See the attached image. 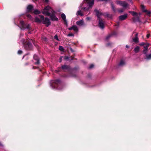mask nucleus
<instances>
[{"instance_id": "obj_1", "label": "nucleus", "mask_w": 151, "mask_h": 151, "mask_svg": "<svg viewBox=\"0 0 151 151\" xmlns=\"http://www.w3.org/2000/svg\"><path fill=\"white\" fill-rule=\"evenodd\" d=\"M42 13L46 15L50 16L51 19L52 20L58 21V19L55 15V12L49 6H46L42 11Z\"/></svg>"}, {"instance_id": "obj_2", "label": "nucleus", "mask_w": 151, "mask_h": 151, "mask_svg": "<svg viewBox=\"0 0 151 151\" xmlns=\"http://www.w3.org/2000/svg\"><path fill=\"white\" fill-rule=\"evenodd\" d=\"M95 12L96 13L98 17L99 18V26L101 28L104 27V22L103 20L100 18V16L102 15V14L97 9H95Z\"/></svg>"}, {"instance_id": "obj_3", "label": "nucleus", "mask_w": 151, "mask_h": 151, "mask_svg": "<svg viewBox=\"0 0 151 151\" xmlns=\"http://www.w3.org/2000/svg\"><path fill=\"white\" fill-rule=\"evenodd\" d=\"M22 43L24 44V48L27 50H31L32 47V45L31 43L24 39L22 40Z\"/></svg>"}, {"instance_id": "obj_4", "label": "nucleus", "mask_w": 151, "mask_h": 151, "mask_svg": "<svg viewBox=\"0 0 151 151\" xmlns=\"http://www.w3.org/2000/svg\"><path fill=\"white\" fill-rule=\"evenodd\" d=\"M60 81L59 80H52L50 82V85L52 88H57V86H59V84L60 83Z\"/></svg>"}, {"instance_id": "obj_5", "label": "nucleus", "mask_w": 151, "mask_h": 151, "mask_svg": "<svg viewBox=\"0 0 151 151\" xmlns=\"http://www.w3.org/2000/svg\"><path fill=\"white\" fill-rule=\"evenodd\" d=\"M39 17L42 20V23L44 24H46L47 27H48L50 24L49 19L47 18H45L44 19V17L42 15H40Z\"/></svg>"}, {"instance_id": "obj_6", "label": "nucleus", "mask_w": 151, "mask_h": 151, "mask_svg": "<svg viewBox=\"0 0 151 151\" xmlns=\"http://www.w3.org/2000/svg\"><path fill=\"white\" fill-rule=\"evenodd\" d=\"M20 28L22 30H24L25 29H30L29 25L27 24H25L23 21L20 22Z\"/></svg>"}, {"instance_id": "obj_7", "label": "nucleus", "mask_w": 151, "mask_h": 151, "mask_svg": "<svg viewBox=\"0 0 151 151\" xmlns=\"http://www.w3.org/2000/svg\"><path fill=\"white\" fill-rule=\"evenodd\" d=\"M94 3V0H86V10H88L91 8Z\"/></svg>"}, {"instance_id": "obj_8", "label": "nucleus", "mask_w": 151, "mask_h": 151, "mask_svg": "<svg viewBox=\"0 0 151 151\" xmlns=\"http://www.w3.org/2000/svg\"><path fill=\"white\" fill-rule=\"evenodd\" d=\"M116 3V4L121 5L124 7H126L128 5L127 3L125 1H117Z\"/></svg>"}, {"instance_id": "obj_9", "label": "nucleus", "mask_w": 151, "mask_h": 151, "mask_svg": "<svg viewBox=\"0 0 151 151\" xmlns=\"http://www.w3.org/2000/svg\"><path fill=\"white\" fill-rule=\"evenodd\" d=\"M141 7L142 11L143 12H146V14L148 15H149L151 14V11H148L147 10L145 9V7L144 5H142Z\"/></svg>"}, {"instance_id": "obj_10", "label": "nucleus", "mask_w": 151, "mask_h": 151, "mask_svg": "<svg viewBox=\"0 0 151 151\" xmlns=\"http://www.w3.org/2000/svg\"><path fill=\"white\" fill-rule=\"evenodd\" d=\"M129 12L130 13H131L132 14V15L134 16V17L133 18V19H134V20L135 21L136 20H135L136 19V18H138V20H139V17H138V14L136 12H131V11H129Z\"/></svg>"}, {"instance_id": "obj_11", "label": "nucleus", "mask_w": 151, "mask_h": 151, "mask_svg": "<svg viewBox=\"0 0 151 151\" xmlns=\"http://www.w3.org/2000/svg\"><path fill=\"white\" fill-rule=\"evenodd\" d=\"M69 30H73L75 32H77L78 31V29L77 26L73 25L72 27L68 28Z\"/></svg>"}, {"instance_id": "obj_12", "label": "nucleus", "mask_w": 151, "mask_h": 151, "mask_svg": "<svg viewBox=\"0 0 151 151\" xmlns=\"http://www.w3.org/2000/svg\"><path fill=\"white\" fill-rule=\"evenodd\" d=\"M61 16L62 19L64 21V24L67 25V22L66 20L65 15L63 13L61 14Z\"/></svg>"}, {"instance_id": "obj_13", "label": "nucleus", "mask_w": 151, "mask_h": 151, "mask_svg": "<svg viewBox=\"0 0 151 151\" xmlns=\"http://www.w3.org/2000/svg\"><path fill=\"white\" fill-rule=\"evenodd\" d=\"M127 17V14H125L124 15L120 16L119 17V19L120 20H124L126 19Z\"/></svg>"}, {"instance_id": "obj_14", "label": "nucleus", "mask_w": 151, "mask_h": 151, "mask_svg": "<svg viewBox=\"0 0 151 151\" xmlns=\"http://www.w3.org/2000/svg\"><path fill=\"white\" fill-rule=\"evenodd\" d=\"M34 59L37 60V62L35 63V64H38L40 63L39 61L37 55H35L34 56Z\"/></svg>"}, {"instance_id": "obj_15", "label": "nucleus", "mask_w": 151, "mask_h": 151, "mask_svg": "<svg viewBox=\"0 0 151 151\" xmlns=\"http://www.w3.org/2000/svg\"><path fill=\"white\" fill-rule=\"evenodd\" d=\"M133 41L135 43H137L139 42L138 38V34L135 35V37L133 39Z\"/></svg>"}, {"instance_id": "obj_16", "label": "nucleus", "mask_w": 151, "mask_h": 151, "mask_svg": "<svg viewBox=\"0 0 151 151\" xmlns=\"http://www.w3.org/2000/svg\"><path fill=\"white\" fill-rule=\"evenodd\" d=\"M76 24L77 25L79 26H81L83 24L84 21L82 20H81L77 22Z\"/></svg>"}, {"instance_id": "obj_17", "label": "nucleus", "mask_w": 151, "mask_h": 151, "mask_svg": "<svg viewBox=\"0 0 151 151\" xmlns=\"http://www.w3.org/2000/svg\"><path fill=\"white\" fill-rule=\"evenodd\" d=\"M33 8V6L32 5H29L27 7V11L28 12H31Z\"/></svg>"}, {"instance_id": "obj_18", "label": "nucleus", "mask_w": 151, "mask_h": 151, "mask_svg": "<svg viewBox=\"0 0 151 151\" xmlns=\"http://www.w3.org/2000/svg\"><path fill=\"white\" fill-rule=\"evenodd\" d=\"M39 16H39V17H36L35 18V20L36 22H40L42 21L41 19H40V18L39 17Z\"/></svg>"}, {"instance_id": "obj_19", "label": "nucleus", "mask_w": 151, "mask_h": 151, "mask_svg": "<svg viewBox=\"0 0 151 151\" xmlns=\"http://www.w3.org/2000/svg\"><path fill=\"white\" fill-rule=\"evenodd\" d=\"M140 48L139 46H137L134 48V51L136 52H138Z\"/></svg>"}, {"instance_id": "obj_20", "label": "nucleus", "mask_w": 151, "mask_h": 151, "mask_svg": "<svg viewBox=\"0 0 151 151\" xmlns=\"http://www.w3.org/2000/svg\"><path fill=\"white\" fill-rule=\"evenodd\" d=\"M62 68L63 70L68 69L69 68V67L68 66L64 65L62 66Z\"/></svg>"}, {"instance_id": "obj_21", "label": "nucleus", "mask_w": 151, "mask_h": 151, "mask_svg": "<svg viewBox=\"0 0 151 151\" xmlns=\"http://www.w3.org/2000/svg\"><path fill=\"white\" fill-rule=\"evenodd\" d=\"M125 64V62L124 61L122 60L120 61V63L119 64V65L120 66H123Z\"/></svg>"}, {"instance_id": "obj_22", "label": "nucleus", "mask_w": 151, "mask_h": 151, "mask_svg": "<svg viewBox=\"0 0 151 151\" xmlns=\"http://www.w3.org/2000/svg\"><path fill=\"white\" fill-rule=\"evenodd\" d=\"M146 58L147 60L151 59V54L149 55H146Z\"/></svg>"}, {"instance_id": "obj_23", "label": "nucleus", "mask_w": 151, "mask_h": 151, "mask_svg": "<svg viewBox=\"0 0 151 151\" xmlns=\"http://www.w3.org/2000/svg\"><path fill=\"white\" fill-rule=\"evenodd\" d=\"M76 14L77 15H80L81 16L83 15L81 11H78L77 12Z\"/></svg>"}, {"instance_id": "obj_24", "label": "nucleus", "mask_w": 151, "mask_h": 151, "mask_svg": "<svg viewBox=\"0 0 151 151\" xmlns=\"http://www.w3.org/2000/svg\"><path fill=\"white\" fill-rule=\"evenodd\" d=\"M149 47V45L148 44H146L144 46V49H148V48Z\"/></svg>"}, {"instance_id": "obj_25", "label": "nucleus", "mask_w": 151, "mask_h": 151, "mask_svg": "<svg viewBox=\"0 0 151 151\" xmlns=\"http://www.w3.org/2000/svg\"><path fill=\"white\" fill-rule=\"evenodd\" d=\"M70 58H69L68 56H65L64 58V59H65V60H73V59H70Z\"/></svg>"}, {"instance_id": "obj_26", "label": "nucleus", "mask_w": 151, "mask_h": 151, "mask_svg": "<svg viewBox=\"0 0 151 151\" xmlns=\"http://www.w3.org/2000/svg\"><path fill=\"white\" fill-rule=\"evenodd\" d=\"M148 52V49H144L143 50V52L144 54H145L147 55V53Z\"/></svg>"}, {"instance_id": "obj_27", "label": "nucleus", "mask_w": 151, "mask_h": 151, "mask_svg": "<svg viewBox=\"0 0 151 151\" xmlns=\"http://www.w3.org/2000/svg\"><path fill=\"white\" fill-rule=\"evenodd\" d=\"M34 13L36 14H39L40 13V12L37 10H35L34 11Z\"/></svg>"}, {"instance_id": "obj_28", "label": "nucleus", "mask_w": 151, "mask_h": 151, "mask_svg": "<svg viewBox=\"0 0 151 151\" xmlns=\"http://www.w3.org/2000/svg\"><path fill=\"white\" fill-rule=\"evenodd\" d=\"M94 67V65L93 64H91L90 65L88 68L90 69H91L93 68Z\"/></svg>"}, {"instance_id": "obj_29", "label": "nucleus", "mask_w": 151, "mask_h": 151, "mask_svg": "<svg viewBox=\"0 0 151 151\" xmlns=\"http://www.w3.org/2000/svg\"><path fill=\"white\" fill-rule=\"evenodd\" d=\"M54 38L56 40H57V41H59V40L58 38V36L57 35H55V36H54Z\"/></svg>"}, {"instance_id": "obj_30", "label": "nucleus", "mask_w": 151, "mask_h": 151, "mask_svg": "<svg viewBox=\"0 0 151 151\" xmlns=\"http://www.w3.org/2000/svg\"><path fill=\"white\" fill-rule=\"evenodd\" d=\"M59 49L61 51H62L63 50V47L61 46H60L59 47Z\"/></svg>"}, {"instance_id": "obj_31", "label": "nucleus", "mask_w": 151, "mask_h": 151, "mask_svg": "<svg viewBox=\"0 0 151 151\" xmlns=\"http://www.w3.org/2000/svg\"><path fill=\"white\" fill-rule=\"evenodd\" d=\"M22 51L21 50H19L18 52V53L19 54H21L22 53Z\"/></svg>"}, {"instance_id": "obj_32", "label": "nucleus", "mask_w": 151, "mask_h": 151, "mask_svg": "<svg viewBox=\"0 0 151 151\" xmlns=\"http://www.w3.org/2000/svg\"><path fill=\"white\" fill-rule=\"evenodd\" d=\"M146 44L144 43V42H142L140 44H139V45L141 46H144Z\"/></svg>"}, {"instance_id": "obj_33", "label": "nucleus", "mask_w": 151, "mask_h": 151, "mask_svg": "<svg viewBox=\"0 0 151 151\" xmlns=\"http://www.w3.org/2000/svg\"><path fill=\"white\" fill-rule=\"evenodd\" d=\"M68 36H73L74 35L72 33H70L68 35Z\"/></svg>"}, {"instance_id": "obj_34", "label": "nucleus", "mask_w": 151, "mask_h": 151, "mask_svg": "<svg viewBox=\"0 0 151 151\" xmlns=\"http://www.w3.org/2000/svg\"><path fill=\"white\" fill-rule=\"evenodd\" d=\"M27 16L29 18L31 19L32 18L30 14H27Z\"/></svg>"}, {"instance_id": "obj_35", "label": "nucleus", "mask_w": 151, "mask_h": 151, "mask_svg": "<svg viewBox=\"0 0 151 151\" xmlns=\"http://www.w3.org/2000/svg\"><path fill=\"white\" fill-rule=\"evenodd\" d=\"M111 7L113 10L114 11V7L113 5L112 4H111Z\"/></svg>"}, {"instance_id": "obj_36", "label": "nucleus", "mask_w": 151, "mask_h": 151, "mask_svg": "<svg viewBox=\"0 0 151 151\" xmlns=\"http://www.w3.org/2000/svg\"><path fill=\"white\" fill-rule=\"evenodd\" d=\"M62 57H60V59H59V62H61V61H62L61 59H62Z\"/></svg>"}, {"instance_id": "obj_37", "label": "nucleus", "mask_w": 151, "mask_h": 151, "mask_svg": "<svg viewBox=\"0 0 151 151\" xmlns=\"http://www.w3.org/2000/svg\"><path fill=\"white\" fill-rule=\"evenodd\" d=\"M150 36V35L149 34H148L147 35V38H149Z\"/></svg>"}, {"instance_id": "obj_38", "label": "nucleus", "mask_w": 151, "mask_h": 151, "mask_svg": "<svg viewBox=\"0 0 151 151\" xmlns=\"http://www.w3.org/2000/svg\"><path fill=\"white\" fill-rule=\"evenodd\" d=\"M119 12H123V11L122 10H119Z\"/></svg>"}, {"instance_id": "obj_39", "label": "nucleus", "mask_w": 151, "mask_h": 151, "mask_svg": "<svg viewBox=\"0 0 151 151\" xmlns=\"http://www.w3.org/2000/svg\"><path fill=\"white\" fill-rule=\"evenodd\" d=\"M86 19H87V20H88L89 19V18L88 17H87L86 18Z\"/></svg>"}, {"instance_id": "obj_40", "label": "nucleus", "mask_w": 151, "mask_h": 151, "mask_svg": "<svg viewBox=\"0 0 151 151\" xmlns=\"http://www.w3.org/2000/svg\"><path fill=\"white\" fill-rule=\"evenodd\" d=\"M126 47L127 48H129V46H128L127 45H126Z\"/></svg>"}, {"instance_id": "obj_41", "label": "nucleus", "mask_w": 151, "mask_h": 151, "mask_svg": "<svg viewBox=\"0 0 151 151\" xmlns=\"http://www.w3.org/2000/svg\"><path fill=\"white\" fill-rule=\"evenodd\" d=\"M45 0L46 2L48 1V0Z\"/></svg>"}, {"instance_id": "obj_42", "label": "nucleus", "mask_w": 151, "mask_h": 151, "mask_svg": "<svg viewBox=\"0 0 151 151\" xmlns=\"http://www.w3.org/2000/svg\"><path fill=\"white\" fill-rule=\"evenodd\" d=\"M110 36H109L107 37H106V39H108V37H110Z\"/></svg>"}, {"instance_id": "obj_43", "label": "nucleus", "mask_w": 151, "mask_h": 151, "mask_svg": "<svg viewBox=\"0 0 151 151\" xmlns=\"http://www.w3.org/2000/svg\"><path fill=\"white\" fill-rule=\"evenodd\" d=\"M128 1L131 2L132 1V0H128Z\"/></svg>"}, {"instance_id": "obj_44", "label": "nucleus", "mask_w": 151, "mask_h": 151, "mask_svg": "<svg viewBox=\"0 0 151 151\" xmlns=\"http://www.w3.org/2000/svg\"><path fill=\"white\" fill-rule=\"evenodd\" d=\"M33 69H34V67H33Z\"/></svg>"}]
</instances>
